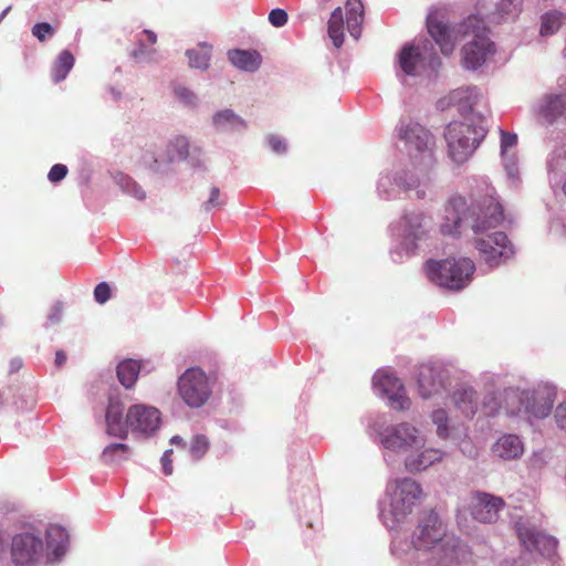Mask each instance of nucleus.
Segmentation results:
<instances>
[{"mask_svg": "<svg viewBox=\"0 0 566 566\" xmlns=\"http://www.w3.org/2000/svg\"><path fill=\"white\" fill-rule=\"evenodd\" d=\"M374 384L388 397L394 409L405 410L409 408L410 401L399 378L386 371H378L374 377Z\"/></svg>", "mask_w": 566, "mask_h": 566, "instance_id": "13", "label": "nucleus"}, {"mask_svg": "<svg viewBox=\"0 0 566 566\" xmlns=\"http://www.w3.org/2000/svg\"><path fill=\"white\" fill-rule=\"evenodd\" d=\"M539 113L548 123L555 122L563 115L566 116V92L560 95L546 96Z\"/></svg>", "mask_w": 566, "mask_h": 566, "instance_id": "23", "label": "nucleus"}, {"mask_svg": "<svg viewBox=\"0 0 566 566\" xmlns=\"http://www.w3.org/2000/svg\"><path fill=\"white\" fill-rule=\"evenodd\" d=\"M517 143V136L513 133L501 130V149L506 151L509 148L515 146Z\"/></svg>", "mask_w": 566, "mask_h": 566, "instance_id": "42", "label": "nucleus"}, {"mask_svg": "<svg viewBox=\"0 0 566 566\" xmlns=\"http://www.w3.org/2000/svg\"><path fill=\"white\" fill-rule=\"evenodd\" d=\"M269 145L271 146L272 150L277 154L285 153V150H286V145H285L284 140L281 137L275 136V135H271L269 137Z\"/></svg>", "mask_w": 566, "mask_h": 566, "instance_id": "44", "label": "nucleus"}, {"mask_svg": "<svg viewBox=\"0 0 566 566\" xmlns=\"http://www.w3.org/2000/svg\"><path fill=\"white\" fill-rule=\"evenodd\" d=\"M94 298L99 304H104L111 298V286L108 283L102 282L95 286Z\"/></svg>", "mask_w": 566, "mask_h": 566, "instance_id": "36", "label": "nucleus"}, {"mask_svg": "<svg viewBox=\"0 0 566 566\" xmlns=\"http://www.w3.org/2000/svg\"><path fill=\"white\" fill-rule=\"evenodd\" d=\"M65 361H66L65 353L62 352V350L56 352V354H55V365L57 367H61V366H63L65 364Z\"/></svg>", "mask_w": 566, "mask_h": 566, "instance_id": "49", "label": "nucleus"}, {"mask_svg": "<svg viewBox=\"0 0 566 566\" xmlns=\"http://www.w3.org/2000/svg\"><path fill=\"white\" fill-rule=\"evenodd\" d=\"M485 232L480 233L475 240V248L485 263L497 266L513 256L514 247L504 232L484 234Z\"/></svg>", "mask_w": 566, "mask_h": 566, "instance_id": "9", "label": "nucleus"}, {"mask_svg": "<svg viewBox=\"0 0 566 566\" xmlns=\"http://www.w3.org/2000/svg\"><path fill=\"white\" fill-rule=\"evenodd\" d=\"M228 56L235 67L247 72L256 71L262 62V56L256 51L231 50L228 52Z\"/></svg>", "mask_w": 566, "mask_h": 566, "instance_id": "21", "label": "nucleus"}, {"mask_svg": "<svg viewBox=\"0 0 566 566\" xmlns=\"http://www.w3.org/2000/svg\"><path fill=\"white\" fill-rule=\"evenodd\" d=\"M323 3H326L328 0H321Z\"/></svg>", "mask_w": 566, "mask_h": 566, "instance_id": "55", "label": "nucleus"}, {"mask_svg": "<svg viewBox=\"0 0 566 566\" xmlns=\"http://www.w3.org/2000/svg\"><path fill=\"white\" fill-rule=\"evenodd\" d=\"M442 452L434 448H424L411 451L405 459V467L409 472H419L441 461Z\"/></svg>", "mask_w": 566, "mask_h": 566, "instance_id": "16", "label": "nucleus"}, {"mask_svg": "<svg viewBox=\"0 0 566 566\" xmlns=\"http://www.w3.org/2000/svg\"><path fill=\"white\" fill-rule=\"evenodd\" d=\"M422 489L412 479H401L395 482L391 492L390 509L397 521L409 515L422 497Z\"/></svg>", "mask_w": 566, "mask_h": 566, "instance_id": "10", "label": "nucleus"}, {"mask_svg": "<svg viewBox=\"0 0 566 566\" xmlns=\"http://www.w3.org/2000/svg\"><path fill=\"white\" fill-rule=\"evenodd\" d=\"M428 226L429 221L421 212H410L405 217V232L415 240L426 235Z\"/></svg>", "mask_w": 566, "mask_h": 566, "instance_id": "26", "label": "nucleus"}, {"mask_svg": "<svg viewBox=\"0 0 566 566\" xmlns=\"http://www.w3.org/2000/svg\"><path fill=\"white\" fill-rule=\"evenodd\" d=\"M32 34L41 42L45 41L48 36L54 34V29L50 23L40 22L33 25Z\"/></svg>", "mask_w": 566, "mask_h": 566, "instance_id": "35", "label": "nucleus"}, {"mask_svg": "<svg viewBox=\"0 0 566 566\" xmlns=\"http://www.w3.org/2000/svg\"><path fill=\"white\" fill-rule=\"evenodd\" d=\"M516 533L522 546L528 552L545 554L546 552L554 549L556 546L555 541L551 536H547L524 523L518 522L516 524Z\"/></svg>", "mask_w": 566, "mask_h": 566, "instance_id": "15", "label": "nucleus"}, {"mask_svg": "<svg viewBox=\"0 0 566 566\" xmlns=\"http://www.w3.org/2000/svg\"><path fill=\"white\" fill-rule=\"evenodd\" d=\"M432 420L437 424V432L439 437L446 438L448 436L447 413L444 410L439 409L432 412Z\"/></svg>", "mask_w": 566, "mask_h": 566, "instance_id": "34", "label": "nucleus"}, {"mask_svg": "<svg viewBox=\"0 0 566 566\" xmlns=\"http://www.w3.org/2000/svg\"><path fill=\"white\" fill-rule=\"evenodd\" d=\"M176 96L186 105H195L196 104V95L188 88L178 86L175 88Z\"/></svg>", "mask_w": 566, "mask_h": 566, "instance_id": "39", "label": "nucleus"}, {"mask_svg": "<svg viewBox=\"0 0 566 566\" xmlns=\"http://www.w3.org/2000/svg\"><path fill=\"white\" fill-rule=\"evenodd\" d=\"M444 137L450 157L461 164L472 155L483 136L472 125L454 122L447 126Z\"/></svg>", "mask_w": 566, "mask_h": 566, "instance_id": "6", "label": "nucleus"}, {"mask_svg": "<svg viewBox=\"0 0 566 566\" xmlns=\"http://www.w3.org/2000/svg\"><path fill=\"white\" fill-rule=\"evenodd\" d=\"M67 174V167L62 164H55L49 171V180L51 182L61 181Z\"/></svg>", "mask_w": 566, "mask_h": 566, "instance_id": "40", "label": "nucleus"}, {"mask_svg": "<svg viewBox=\"0 0 566 566\" xmlns=\"http://www.w3.org/2000/svg\"><path fill=\"white\" fill-rule=\"evenodd\" d=\"M555 418L558 423V426L566 430V399L562 401L555 411Z\"/></svg>", "mask_w": 566, "mask_h": 566, "instance_id": "43", "label": "nucleus"}, {"mask_svg": "<svg viewBox=\"0 0 566 566\" xmlns=\"http://www.w3.org/2000/svg\"><path fill=\"white\" fill-rule=\"evenodd\" d=\"M398 63L405 74L415 76L423 63V56L419 46L407 44L399 53Z\"/></svg>", "mask_w": 566, "mask_h": 566, "instance_id": "18", "label": "nucleus"}, {"mask_svg": "<svg viewBox=\"0 0 566 566\" xmlns=\"http://www.w3.org/2000/svg\"><path fill=\"white\" fill-rule=\"evenodd\" d=\"M269 21L275 28H281L287 22V13L283 9H273L269 13Z\"/></svg>", "mask_w": 566, "mask_h": 566, "instance_id": "37", "label": "nucleus"}, {"mask_svg": "<svg viewBox=\"0 0 566 566\" xmlns=\"http://www.w3.org/2000/svg\"><path fill=\"white\" fill-rule=\"evenodd\" d=\"M462 93H463V91H461V90L454 91L451 95V99L452 101L460 99V96L462 95Z\"/></svg>", "mask_w": 566, "mask_h": 566, "instance_id": "52", "label": "nucleus"}, {"mask_svg": "<svg viewBox=\"0 0 566 566\" xmlns=\"http://www.w3.org/2000/svg\"><path fill=\"white\" fill-rule=\"evenodd\" d=\"M216 129L221 132H241L248 127L247 122L232 109H222L212 117Z\"/></svg>", "mask_w": 566, "mask_h": 566, "instance_id": "19", "label": "nucleus"}, {"mask_svg": "<svg viewBox=\"0 0 566 566\" xmlns=\"http://www.w3.org/2000/svg\"><path fill=\"white\" fill-rule=\"evenodd\" d=\"M171 443H175V444H180L182 442V439L178 436H175L171 438Z\"/></svg>", "mask_w": 566, "mask_h": 566, "instance_id": "54", "label": "nucleus"}, {"mask_svg": "<svg viewBox=\"0 0 566 566\" xmlns=\"http://www.w3.org/2000/svg\"><path fill=\"white\" fill-rule=\"evenodd\" d=\"M73 54L64 50L62 51L52 67V78L55 83L63 81L74 65Z\"/></svg>", "mask_w": 566, "mask_h": 566, "instance_id": "29", "label": "nucleus"}, {"mask_svg": "<svg viewBox=\"0 0 566 566\" xmlns=\"http://www.w3.org/2000/svg\"><path fill=\"white\" fill-rule=\"evenodd\" d=\"M499 402L495 397H490L489 401L483 402V410L486 416H493L499 410Z\"/></svg>", "mask_w": 566, "mask_h": 566, "instance_id": "46", "label": "nucleus"}, {"mask_svg": "<svg viewBox=\"0 0 566 566\" xmlns=\"http://www.w3.org/2000/svg\"><path fill=\"white\" fill-rule=\"evenodd\" d=\"M458 409L467 417H472L478 410L476 392L472 388L458 389L452 395Z\"/></svg>", "mask_w": 566, "mask_h": 566, "instance_id": "24", "label": "nucleus"}, {"mask_svg": "<svg viewBox=\"0 0 566 566\" xmlns=\"http://www.w3.org/2000/svg\"><path fill=\"white\" fill-rule=\"evenodd\" d=\"M418 388L422 398H429L439 392L442 387L440 373L431 365H421L418 370Z\"/></svg>", "mask_w": 566, "mask_h": 566, "instance_id": "17", "label": "nucleus"}, {"mask_svg": "<svg viewBox=\"0 0 566 566\" xmlns=\"http://www.w3.org/2000/svg\"><path fill=\"white\" fill-rule=\"evenodd\" d=\"M187 56L189 57V65L190 67L196 69H207L209 66L210 61V48L209 46H201L199 50H188Z\"/></svg>", "mask_w": 566, "mask_h": 566, "instance_id": "30", "label": "nucleus"}, {"mask_svg": "<svg viewBox=\"0 0 566 566\" xmlns=\"http://www.w3.org/2000/svg\"><path fill=\"white\" fill-rule=\"evenodd\" d=\"M169 158L185 159L189 154V143L186 137L177 136L174 138L168 146Z\"/></svg>", "mask_w": 566, "mask_h": 566, "instance_id": "31", "label": "nucleus"}, {"mask_svg": "<svg viewBox=\"0 0 566 566\" xmlns=\"http://www.w3.org/2000/svg\"><path fill=\"white\" fill-rule=\"evenodd\" d=\"M505 399H506V401H512V402L520 400L517 392L514 390L506 391Z\"/></svg>", "mask_w": 566, "mask_h": 566, "instance_id": "51", "label": "nucleus"}, {"mask_svg": "<svg viewBox=\"0 0 566 566\" xmlns=\"http://www.w3.org/2000/svg\"><path fill=\"white\" fill-rule=\"evenodd\" d=\"M143 34L146 36L149 44L154 45L157 42V35L155 32L150 30H145Z\"/></svg>", "mask_w": 566, "mask_h": 566, "instance_id": "50", "label": "nucleus"}, {"mask_svg": "<svg viewBox=\"0 0 566 566\" xmlns=\"http://www.w3.org/2000/svg\"><path fill=\"white\" fill-rule=\"evenodd\" d=\"M46 547L52 551L55 558H60L66 551L69 536L61 526H50L46 531Z\"/></svg>", "mask_w": 566, "mask_h": 566, "instance_id": "25", "label": "nucleus"}, {"mask_svg": "<svg viewBox=\"0 0 566 566\" xmlns=\"http://www.w3.org/2000/svg\"><path fill=\"white\" fill-rule=\"evenodd\" d=\"M504 219L503 209L496 198L489 196L471 207L463 197L457 196L444 206L440 231L454 235L469 224L475 234L496 228Z\"/></svg>", "mask_w": 566, "mask_h": 566, "instance_id": "2", "label": "nucleus"}, {"mask_svg": "<svg viewBox=\"0 0 566 566\" xmlns=\"http://www.w3.org/2000/svg\"><path fill=\"white\" fill-rule=\"evenodd\" d=\"M562 23L560 14L557 12L546 13L542 18L541 34L551 35L555 33Z\"/></svg>", "mask_w": 566, "mask_h": 566, "instance_id": "32", "label": "nucleus"}, {"mask_svg": "<svg viewBox=\"0 0 566 566\" xmlns=\"http://www.w3.org/2000/svg\"><path fill=\"white\" fill-rule=\"evenodd\" d=\"M424 437L410 423L402 422L386 428L381 433L380 443L384 448L397 453L417 451L424 446Z\"/></svg>", "mask_w": 566, "mask_h": 566, "instance_id": "7", "label": "nucleus"}, {"mask_svg": "<svg viewBox=\"0 0 566 566\" xmlns=\"http://www.w3.org/2000/svg\"><path fill=\"white\" fill-rule=\"evenodd\" d=\"M345 10L347 30L355 40H358L364 21V6L360 0H347Z\"/></svg>", "mask_w": 566, "mask_h": 566, "instance_id": "20", "label": "nucleus"}, {"mask_svg": "<svg viewBox=\"0 0 566 566\" xmlns=\"http://www.w3.org/2000/svg\"><path fill=\"white\" fill-rule=\"evenodd\" d=\"M503 507L504 501L501 497L482 492H476L473 495L472 516L479 522H495Z\"/></svg>", "mask_w": 566, "mask_h": 566, "instance_id": "14", "label": "nucleus"}, {"mask_svg": "<svg viewBox=\"0 0 566 566\" xmlns=\"http://www.w3.org/2000/svg\"><path fill=\"white\" fill-rule=\"evenodd\" d=\"M493 451L502 459H515L523 453V443L517 436L506 434L497 440L493 447Z\"/></svg>", "mask_w": 566, "mask_h": 566, "instance_id": "22", "label": "nucleus"}, {"mask_svg": "<svg viewBox=\"0 0 566 566\" xmlns=\"http://www.w3.org/2000/svg\"><path fill=\"white\" fill-rule=\"evenodd\" d=\"M63 314L62 304L57 303L52 307V311L49 315V319L52 324H56L61 321Z\"/></svg>", "mask_w": 566, "mask_h": 566, "instance_id": "47", "label": "nucleus"}, {"mask_svg": "<svg viewBox=\"0 0 566 566\" xmlns=\"http://www.w3.org/2000/svg\"><path fill=\"white\" fill-rule=\"evenodd\" d=\"M328 35L336 48L344 43V20L342 8H336L328 20Z\"/></svg>", "mask_w": 566, "mask_h": 566, "instance_id": "28", "label": "nucleus"}, {"mask_svg": "<svg viewBox=\"0 0 566 566\" xmlns=\"http://www.w3.org/2000/svg\"><path fill=\"white\" fill-rule=\"evenodd\" d=\"M43 553L42 538L32 532H23L12 538L11 556L18 566H31L38 563L43 557Z\"/></svg>", "mask_w": 566, "mask_h": 566, "instance_id": "12", "label": "nucleus"}, {"mask_svg": "<svg viewBox=\"0 0 566 566\" xmlns=\"http://www.w3.org/2000/svg\"><path fill=\"white\" fill-rule=\"evenodd\" d=\"M552 407H553V405H552V402H549V403L544 408V410L542 411V413H541V415H542V416H546V415H548V412L551 411Z\"/></svg>", "mask_w": 566, "mask_h": 566, "instance_id": "53", "label": "nucleus"}, {"mask_svg": "<svg viewBox=\"0 0 566 566\" xmlns=\"http://www.w3.org/2000/svg\"><path fill=\"white\" fill-rule=\"evenodd\" d=\"M411 543L419 551L432 549L437 566H458L464 555L460 538L447 533L439 515L432 510L421 515Z\"/></svg>", "mask_w": 566, "mask_h": 566, "instance_id": "3", "label": "nucleus"}, {"mask_svg": "<svg viewBox=\"0 0 566 566\" xmlns=\"http://www.w3.org/2000/svg\"><path fill=\"white\" fill-rule=\"evenodd\" d=\"M129 447L124 443H114L104 449V457L109 458L112 461L115 460V455L118 453L127 454Z\"/></svg>", "mask_w": 566, "mask_h": 566, "instance_id": "38", "label": "nucleus"}, {"mask_svg": "<svg viewBox=\"0 0 566 566\" xmlns=\"http://www.w3.org/2000/svg\"><path fill=\"white\" fill-rule=\"evenodd\" d=\"M178 392L191 408L203 406L211 395L207 375L200 368L187 369L178 380Z\"/></svg>", "mask_w": 566, "mask_h": 566, "instance_id": "8", "label": "nucleus"}, {"mask_svg": "<svg viewBox=\"0 0 566 566\" xmlns=\"http://www.w3.org/2000/svg\"><path fill=\"white\" fill-rule=\"evenodd\" d=\"M140 364L134 359H126L117 366V378L119 382L127 389H130L139 375Z\"/></svg>", "mask_w": 566, "mask_h": 566, "instance_id": "27", "label": "nucleus"}, {"mask_svg": "<svg viewBox=\"0 0 566 566\" xmlns=\"http://www.w3.org/2000/svg\"><path fill=\"white\" fill-rule=\"evenodd\" d=\"M171 454H172V450L169 449V450H166L164 455L161 457L163 471L166 475L172 474Z\"/></svg>", "mask_w": 566, "mask_h": 566, "instance_id": "45", "label": "nucleus"}, {"mask_svg": "<svg viewBox=\"0 0 566 566\" xmlns=\"http://www.w3.org/2000/svg\"><path fill=\"white\" fill-rule=\"evenodd\" d=\"M475 264L468 258L459 260H430L426 263V273L430 281L449 290H461L472 279Z\"/></svg>", "mask_w": 566, "mask_h": 566, "instance_id": "5", "label": "nucleus"}, {"mask_svg": "<svg viewBox=\"0 0 566 566\" xmlns=\"http://www.w3.org/2000/svg\"><path fill=\"white\" fill-rule=\"evenodd\" d=\"M427 28L446 55L453 52L458 38H470V41L462 49L463 64L467 69H478L485 62L486 56L493 52V43L488 38V28L484 21L476 15L468 17L459 25L455 34L449 30L446 23L439 20L437 13L428 15Z\"/></svg>", "mask_w": 566, "mask_h": 566, "instance_id": "1", "label": "nucleus"}, {"mask_svg": "<svg viewBox=\"0 0 566 566\" xmlns=\"http://www.w3.org/2000/svg\"><path fill=\"white\" fill-rule=\"evenodd\" d=\"M209 449L208 438L203 434H198L192 438L190 444V453L192 458L200 459L202 458Z\"/></svg>", "mask_w": 566, "mask_h": 566, "instance_id": "33", "label": "nucleus"}, {"mask_svg": "<svg viewBox=\"0 0 566 566\" xmlns=\"http://www.w3.org/2000/svg\"><path fill=\"white\" fill-rule=\"evenodd\" d=\"M222 203L220 201V190L217 187L211 188L209 199L203 203V208L206 211L211 210L212 208L220 207Z\"/></svg>", "mask_w": 566, "mask_h": 566, "instance_id": "41", "label": "nucleus"}, {"mask_svg": "<svg viewBox=\"0 0 566 566\" xmlns=\"http://www.w3.org/2000/svg\"><path fill=\"white\" fill-rule=\"evenodd\" d=\"M398 137L405 144V149L411 157L431 156L434 144L433 136L422 125L416 122L401 123Z\"/></svg>", "mask_w": 566, "mask_h": 566, "instance_id": "11", "label": "nucleus"}, {"mask_svg": "<svg viewBox=\"0 0 566 566\" xmlns=\"http://www.w3.org/2000/svg\"><path fill=\"white\" fill-rule=\"evenodd\" d=\"M160 422V411L146 405L129 407L125 421H123V409L119 403H109L106 411L107 433L119 439L127 438L128 429L134 433L148 437L158 430Z\"/></svg>", "mask_w": 566, "mask_h": 566, "instance_id": "4", "label": "nucleus"}, {"mask_svg": "<svg viewBox=\"0 0 566 566\" xmlns=\"http://www.w3.org/2000/svg\"><path fill=\"white\" fill-rule=\"evenodd\" d=\"M153 52H155V50H147V49L144 46V44H142V43H140L139 48H138V49H136V50H134V51H133V53H132V55H133L135 59H138V57H140V56H143V55H145V54H150V53H153Z\"/></svg>", "mask_w": 566, "mask_h": 566, "instance_id": "48", "label": "nucleus"}]
</instances>
